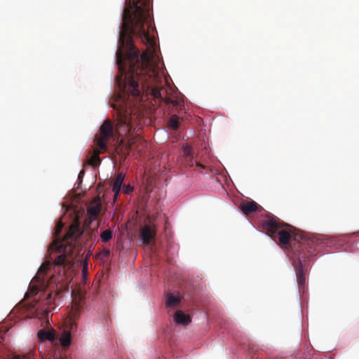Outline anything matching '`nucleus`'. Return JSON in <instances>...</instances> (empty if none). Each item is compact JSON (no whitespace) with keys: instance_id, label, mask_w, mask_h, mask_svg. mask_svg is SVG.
Listing matches in <instances>:
<instances>
[{"instance_id":"nucleus-1","label":"nucleus","mask_w":359,"mask_h":359,"mask_svg":"<svg viewBox=\"0 0 359 359\" xmlns=\"http://www.w3.org/2000/svg\"><path fill=\"white\" fill-rule=\"evenodd\" d=\"M119 31L116 63L125 82L120 86L123 98H178L169 87H162L161 61L154 37L149 34L151 0H126Z\"/></svg>"},{"instance_id":"nucleus-2","label":"nucleus","mask_w":359,"mask_h":359,"mask_svg":"<svg viewBox=\"0 0 359 359\" xmlns=\"http://www.w3.org/2000/svg\"><path fill=\"white\" fill-rule=\"evenodd\" d=\"M84 230L81 226L78 217H76L69 229L62 240L56 239L50 246L53 251L60 252L54 260L53 274L48 280L46 275L51 268L50 261L43 262L38 270L36 275L33 278L32 283L29 287V292L25 297L36 295L41 292V295H46L45 305H51L56 297L68 290L69 283L72 276L74 266L73 252L76 245L81 243V237Z\"/></svg>"},{"instance_id":"nucleus-3","label":"nucleus","mask_w":359,"mask_h":359,"mask_svg":"<svg viewBox=\"0 0 359 359\" xmlns=\"http://www.w3.org/2000/svg\"><path fill=\"white\" fill-rule=\"evenodd\" d=\"M263 229L268 234L273 238L278 236L280 244L287 245L290 240L293 238L298 243L297 249L294 251V255H301L302 257L315 255V247L320 243L316 236L307 237L304 233L298 231L292 226L278 222L274 217H269L263 222Z\"/></svg>"},{"instance_id":"nucleus-4","label":"nucleus","mask_w":359,"mask_h":359,"mask_svg":"<svg viewBox=\"0 0 359 359\" xmlns=\"http://www.w3.org/2000/svg\"><path fill=\"white\" fill-rule=\"evenodd\" d=\"M112 107L116 110L117 124L116 132L119 136L132 135L141 129V116L136 109L130 107H118L114 104ZM137 135L138 133H137Z\"/></svg>"},{"instance_id":"nucleus-5","label":"nucleus","mask_w":359,"mask_h":359,"mask_svg":"<svg viewBox=\"0 0 359 359\" xmlns=\"http://www.w3.org/2000/svg\"><path fill=\"white\" fill-rule=\"evenodd\" d=\"M114 134V127L110 120H106L100 128V135H95L94 142L97 147L102 151L107 149V142Z\"/></svg>"},{"instance_id":"nucleus-6","label":"nucleus","mask_w":359,"mask_h":359,"mask_svg":"<svg viewBox=\"0 0 359 359\" xmlns=\"http://www.w3.org/2000/svg\"><path fill=\"white\" fill-rule=\"evenodd\" d=\"M292 264L295 269L297 282L298 284L299 289V290H302L304 291L305 286V276L306 269L303 266L299 257L297 258H293Z\"/></svg>"},{"instance_id":"nucleus-7","label":"nucleus","mask_w":359,"mask_h":359,"mask_svg":"<svg viewBox=\"0 0 359 359\" xmlns=\"http://www.w3.org/2000/svg\"><path fill=\"white\" fill-rule=\"evenodd\" d=\"M102 204L99 198L94 199L87 209V212L91 219L96 218L100 213Z\"/></svg>"},{"instance_id":"nucleus-8","label":"nucleus","mask_w":359,"mask_h":359,"mask_svg":"<svg viewBox=\"0 0 359 359\" xmlns=\"http://www.w3.org/2000/svg\"><path fill=\"white\" fill-rule=\"evenodd\" d=\"M155 234L156 232L154 229H152L149 225H145L140 231V236L142 240V243L144 245H149L151 241L154 238Z\"/></svg>"},{"instance_id":"nucleus-9","label":"nucleus","mask_w":359,"mask_h":359,"mask_svg":"<svg viewBox=\"0 0 359 359\" xmlns=\"http://www.w3.org/2000/svg\"><path fill=\"white\" fill-rule=\"evenodd\" d=\"M124 179H125V175L123 174L122 172H118L114 181L112 191L114 193V201L117 200V198L118 197V196L120 194V192L121 190V187H122L123 182L124 181Z\"/></svg>"},{"instance_id":"nucleus-10","label":"nucleus","mask_w":359,"mask_h":359,"mask_svg":"<svg viewBox=\"0 0 359 359\" xmlns=\"http://www.w3.org/2000/svg\"><path fill=\"white\" fill-rule=\"evenodd\" d=\"M240 208L245 215H248L257 211L258 204L254 201H245L240 204Z\"/></svg>"},{"instance_id":"nucleus-11","label":"nucleus","mask_w":359,"mask_h":359,"mask_svg":"<svg viewBox=\"0 0 359 359\" xmlns=\"http://www.w3.org/2000/svg\"><path fill=\"white\" fill-rule=\"evenodd\" d=\"M182 298L180 294L169 293L166 297V306L170 309H175L181 302Z\"/></svg>"},{"instance_id":"nucleus-12","label":"nucleus","mask_w":359,"mask_h":359,"mask_svg":"<svg viewBox=\"0 0 359 359\" xmlns=\"http://www.w3.org/2000/svg\"><path fill=\"white\" fill-rule=\"evenodd\" d=\"M183 152L185 158V161L187 162V164H189V166H193L194 163H195L197 166L204 168V166L202 164L198 163L196 161H194L193 156L191 154V148L189 146L184 147Z\"/></svg>"},{"instance_id":"nucleus-13","label":"nucleus","mask_w":359,"mask_h":359,"mask_svg":"<svg viewBox=\"0 0 359 359\" xmlns=\"http://www.w3.org/2000/svg\"><path fill=\"white\" fill-rule=\"evenodd\" d=\"M174 320L176 323L182 324L183 325H189L191 320L189 315L184 313L181 311H177L174 315Z\"/></svg>"},{"instance_id":"nucleus-14","label":"nucleus","mask_w":359,"mask_h":359,"mask_svg":"<svg viewBox=\"0 0 359 359\" xmlns=\"http://www.w3.org/2000/svg\"><path fill=\"white\" fill-rule=\"evenodd\" d=\"M34 313L33 317L38 318L39 319L43 320L46 323H49V313L50 311L48 309H39L34 308Z\"/></svg>"},{"instance_id":"nucleus-15","label":"nucleus","mask_w":359,"mask_h":359,"mask_svg":"<svg viewBox=\"0 0 359 359\" xmlns=\"http://www.w3.org/2000/svg\"><path fill=\"white\" fill-rule=\"evenodd\" d=\"M38 338L40 341H43L45 340H49L53 341L55 339V334L50 331H46L45 330H41L37 334Z\"/></svg>"},{"instance_id":"nucleus-16","label":"nucleus","mask_w":359,"mask_h":359,"mask_svg":"<svg viewBox=\"0 0 359 359\" xmlns=\"http://www.w3.org/2000/svg\"><path fill=\"white\" fill-rule=\"evenodd\" d=\"M103 151L95 149L93 151V154L91 157L88 160V163L93 167L98 166L101 163V159L100 158V154Z\"/></svg>"},{"instance_id":"nucleus-17","label":"nucleus","mask_w":359,"mask_h":359,"mask_svg":"<svg viewBox=\"0 0 359 359\" xmlns=\"http://www.w3.org/2000/svg\"><path fill=\"white\" fill-rule=\"evenodd\" d=\"M60 344L63 347H67L71 344V333L69 331H65L60 339Z\"/></svg>"},{"instance_id":"nucleus-18","label":"nucleus","mask_w":359,"mask_h":359,"mask_svg":"<svg viewBox=\"0 0 359 359\" xmlns=\"http://www.w3.org/2000/svg\"><path fill=\"white\" fill-rule=\"evenodd\" d=\"M112 231L111 229H106L100 233V238L102 242L107 243L112 238Z\"/></svg>"},{"instance_id":"nucleus-19","label":"nucleus","mask_w":359,"mask_h":359,"mask_svg":"<svg viewBox=\"0 0 359 359\" xmlns=\"http://www.w3.org/2000/svg\"><path fill=\"white\" fill-rule=\"evenodd\" d=\"M169 126L173 130H177L179 127V118L177 115H172L169 121Z\"/></svg>"},{"instance_id":"nucleus-20","label":"nucleus","mask_w":359,"mask_h":359,"mask_svg":"<svg viewBox=\"0 0 359 359\" xmlns=\"http://www.w3.org/2000/svg\"><path fill=\"white\" fill-rule=\"evenodd\" d=\"M111 252L109 249L104 248L100 252V257L102 259H108L110 257Z\"/></svg>"},{"instance_id":"nucleus-21","label":"nucleus","mask_w":359,"mask_h":359,"mask_svg":"<svg viewBox=\"0 0 359 359\" xmlns=\"http://www.w3.org/2000/svg\"><path fill=\"white\" fill-rule=\"evenodd\" d=\"M62 229H63L62 222V221L57 222V223L56 224L55 228V234L56 236H58L61 233Z\"/></svg>"},{"instance_id":"nucleus-22","label":"nucleus","mask_w":359,"mask_h":359,"mask_svg":"<svg viewBox=\"0 0 359 359\" xmlns=\"http://www.w3.org/2000/svg\"><path fill=\"white\" fill-rule=\"evenodd\" d=\"M133 191V187H132L130 184L124 185L123 191L126 194H130Z\"/></svg>"},{"instance_id":"nucleus-23","label":"nucleus","mask_w":359,"mask_h":359,"mask_svg":"<svg viewBox=\"0 0 359 359\" xmlns=\"http://www.w3.org/2000/svg\"><path fill=\"white\" fill-rule=\"evenodd\" d=\"M87 273H88V264H87V262H85L83 265V269H82V276H83V278L84 280H86V278Z\"/></svg>"},{"instance_id":"nucleus-24","label":"nucleus","mask_w":359,"mask_h":359,"mask_svg":"<svg viewBox=\"0 0 359 359\" xmlns=\"http://www.w3.org/2000/svg\"><path fill=\"white\" fill-rule=\"evenodd\" d=\"M85 174V171L84 170H81L79 174V176H78V178L80 180H82V178L83 177Z\"/></svg>"},{"instance_id":"nucleus-25","label":"nucleus","mask_w":359,"mask_h":359,"mask_svg":"<svg viewBox=\"0 0 359 359\" xmlns=\"http://www.w3.org/2000/svg\"><path fill=\"white\" fill-rule=\"evenodd\" d=\"M89 235V237L91 238L92 236L94 234V231L91 230L90 232L88 233Z\"/></svg>"},{"instance_id":"nucleus-26","label":"nucleus","mask_w":359,"mask_h":359,"mask_svg":"<svg viewBox=\"0 0 359 359\" xmlns=\"http://www.w3.org/2000/svg\"><path fill=\"white\" fill-rule=\"evenodd\" d=\"M82 301H83V299H82L81 296H80L79 297V302L78 303L79 306H80V304H81Z\"/></svg>"}]
</instances>
